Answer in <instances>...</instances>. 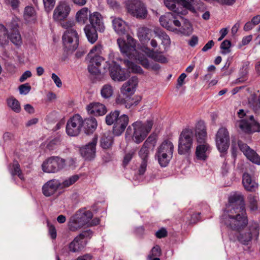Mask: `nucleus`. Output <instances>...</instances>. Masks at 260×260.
Returning <instances> with one entry per match:
<instances>
[{
	"mask_svg": "<svg viewBox=\"0 0 260 260\" xmlns=\"http://www.w3.org/2000/svg\"><path fill=\"white\" fill-rule=\"evenodd\" d=\"M107 64V69L109 70V74L112 79L115 81H123L129 76L128 73H126L124 69L121 68L120 66L113 61L110 66L109 62Z\"/></svg>",
	"mask_w": 260,
	"mask_h": 260,
	"instance_id": "obj_14",
	"label": "nucleus"
},
{
	"mask_svg": "<svg viewBox=\"0 0 260 260\" xmlns=\"http://www.w3.org/2000/svg\"><path fill=\"white\" fill-rule=\"evenodd\" d=\"M128 121L129 118L126 115L123 114L120 116H119L113 126V133L116 136L120 135L124 131L128 123Z\"/></svg>",
	"mask_w": 260,
	"mask_h": 260,
	"instance_id": "obj_22",
	"label": "nucleus"
},
{
	"mask_svg": "<svg viewBox=\"0 0 260 260\" xmlns=\"http://www.w3.org/2000/svg\"><path fill=\"white\" fill-rule=\"evenodd\" d=\"M88 71L93 75H98L100 73L101 69L95 66L94 64L90 62L89 61H88Z\"/></svg>",
	"mask_w": 260,
	"mask_h": 260,
	"instance_id": "obj_57",
	"label": "nucleus"
},
{
	"mask_svg": "<svg viewBox=\"0 0 260 260\" xmlns=\"http://www.w3.org/2000/svg\"><path fill=\"white\" fill-rule=\"evenodd\" d=\"M9 170L12 175H17L21 180H24L23 175L22 174L19 164L15 161L9 167Z\"/></svg>",
	"mask_w": 260,
	"mask_h": 260,
	"instance_id": "obj_39",
	"label": "nucleus"
},
{
	"mask_svg": "<svg viewBox=\"0 0 260 260\" xmlns=\"http://www.w3.org/2000/svg\"><path fill=\"white\" fill-rule=\"evenodd\" d=\"M71 8L66 1H60L53 12V18L56 21H61L66 19L70 14Z\"/></svg>",
	"mask_w": 260,
	"mask_h": 260,
	"instance_id": "obj_16",
	"label": "nucleus"
},
{
	"mask_svg": "<svg viewBox=\"0 0 260 260\" xmlns=\"http://www.w3.org/2000/svg\"><path fill=\"white\" fill-rule=\"evenodd\" d=\"M113 144V137L110 132L104 133L101 140V146L104 149L109 148Z\"/></svg>",
	"mask_w": 260,
	"mask_h": 260,
	"instance_id": "obj_33",
	"label": "nucleus"
},
{
	"mask_svg": "<svg viewBox=\"0 0 260 260\" xmlns=\"http://www.w3.org/2000/svg\"><path fill=\"white\" fill-rule=\"evenodd\" d=\"M150 149V144L147 140L143 145L139 152V155L142 160H148Z\"/></svg>",
	"mask_w": 260,
	"mask_h": 260,
	"instance_id": "obj_37",
	"label": "nucleus"
},
{
	"mask_svg": "<svg viewBox=\"0 0 260 260\" xmlns=\"http://www.w3.org/2000/svg\"><path fill=\"white\" fill-rule=\"evenodd\" d=\"M60 182L57 179H51L45 183L42 187V192L46 197L54 194L60 188Z\"/></svg>",
	"mask_w": 260,
	"mask_h": 260,
	"instance_id": "obj_21",
	"label": "nucleus"
},
{
	"mask_svg": "<svg viewBox=\"0 0 260 260\" xmlns=\"http://www.w3.org/2000/svg\"><path fill=\"white\" fill-rule=\"evenodd\" d=\"M135 153L136 152L134 150H131L128 152H127L123 158V164L124 165H127L131 160L133 156L135 155Z\"/></svg>",
	"mask_w": 260,
	"mask_h": 260,
	"instance_id": "obj_58",
	"label": "nucleus"
},
{
	"mask_svg": "<svg viewBox=\"0 0 260 260\" xmlns=\"http://www.w3.org/2000/svg\"><path fill=\"white\" fill-rule=\"evenodd\" d=\"M164 4L166 6L177 14L184 15L186 10H182L183 8L181 5H178L177 0H165Z\"/></svg>",
	"mask_w": 260,
	"mask_h": 260,
	"instance_id": "obj_27",
	"label": "nucleus"
},
{
	"mask_svg": "<svg viewBox=\"0 0 260 260\" xmlns=\"http://www.w3.org/2000/svg\"><path fill=\"white\" fill-rule=\"evenodd\" d=\"M11 41L16 46H20L22 44V39L19 30L13 31L9 34V38Z\"/></svg>",
	"mask_w": 260,
	"mask_h": 260,
	"instance_id": "obj_43",
	"label": "nucleus"
},
{
	"mask_svg": "<svg viewBox=\"0 0 260 260\" xmlns=\"http://www.w3.org/2000/svg\"><path fill=\"white\" fill-rule=\"evenodd\" d=\"M51 78L57 87H61V81L57 75H56L55 73H52L51 75Z\"/></svg>",
	"mask_w": 260,
	"mask_h": 260,
	"instance_id": "obj_63",
	"label": "nucleus"
},
{
	"mask_svg": "<svg viewBox=\"0 0 260 260\" xmlns=\"http://www.w3.org/2000/svg\"><path fill=\"white\" fill-rule=\"evenodd\" d=\"M156 156L159 164L162 167H166L169 163L173 156L170 155V154L160 153L156 152Z\"/></svg>",
	"mask_w": 260,
	"mask_h": 260,
	"instance_id": "obj_35",
	"label": "nucleus"
},
{
	"mask_svg": "<svg viewBox=\"0 0 260 260\" xmlns=\"http://www.w3.org/2000/svg\"><path fill=\"white\" fill-rule=\"evenodd\" d=\"M215 142L216 147L220 152H223L228 150L230 145V136L225 127H221L218 130Z\"/></svg>",
	"mask_w": 260,
	"mask_h": 260,
	"instance_id": "obj_12",
	"label": "nucleus"
},
{
	"mask_svg": "<svg viewBox=\"0 0 260 260\" xmlns=\"http://www.w3.org/2000/svg\"><path fill=\"white\" fill-rule=\"evenodd\" d=\"M138 83L136 77H132L125 82L121 88V92L126 95H131L134 93Z\"/></svg>",
	"mask_w": 260,
	"mask_h": 260,
	"instance_id": "obj_23",
	"label": "nucleus"
},
{
	"mask_svg": "<svg viewBox=\"0 0 260 260\" xmlns=\"http://www.w3.org/2000/svg\"><path fill=\"white\" fill-rule=\"evenodd\" d=\"M91 234L90 230L86 231L76 237L69 245V251L72 252H77L81 251L86 245L87 240L85 238Z\"/></svg>",
	"mask_w": 260,
	"mask_h": 260,
	"instance_id": "obj_13",
	"label": "nucleus"
},
{
	"mask_svg": "<svg viewBox=\"0 0 260 260\" xmlns=\"http://www.w3.org/2000/svg\"><path fill=\"white\" fill-rule=\"evenodd\" d=\"M61 26L67 30L62 36V41L64 47L69 51L75 50L79 44V36L77 31L72 27L75 22L72 20H68L62 22Z\"/></svg>",
	"mask_w": 260,
	"mask_h": 260,
	"instance_id": "obj_4",
	"label": "nucleus"
},
{
	"mask_svg": "<svg viewBox=\"0 0 260 260\" xmlns=\"http://www.w3.org/2000/svg\"><path fill=\"white\" fill-rule=\"evenodd\" d=\"M159 22L162 26L171 31L175 30L173 24L177 27L181 26L180 22L176 19L174 14L172 13H167L161 16L159 18Z\"/></svg>",
	"mask_w": 260,
	"mask_h": 260,
	"instance_id": "obj_17",
	"label": "nucleus"
},
{
	"mask_svg": "<svg viewBox=\"0 0 260 260\" xmlns=\"http://www.w3.org/2000/svg\"><path fill=\"white\" fill-rule=\"evenodd\" d=\"M240 150L250 161L257 165L260 164V158L256 152L251 149L247 144L241 141L238 142Z\"/></svg>",
	"mask_w": 260,
	"mask_h": 260,
	"instance_id": "obj_19",
	"label": "nucleus"
},
{
	"mask_svg": "<svg viewBox=\"0 0 260 260\" xmlns=\"http://www.w3.org/2000/svg\"><path fill=\"white\" fill-rule=\"evenodd\" d=\"M86 60L87 61H89L90 62L94 64L95 66L98 67L99 68L101 69V66L102 64L103 65L104 70L106 71L107 69V64L106 62H108L107 61L105 62L104 59L101 56L95 54L94 56H92L91 57H86Z\"/></svg>",
	"mask_w": 260,
	"mask_h": 260,
	"instance_id": "obj_32",
	"label": "nucleus"
},
{
	"mask_svg": "<svg viewBox=\"0 0 260 260\" xmlns=\"http://www.w3.org/2000/svg\"><path fill=\"white\" fill-rule=\"evenodd\" d=\"M36 11L32 6H26L24 10L23 17L25 20L28 22L36 19Z\"/></svg>",
	"mask_w": 260,
	"mask_h": 260,
	"instance_id": "obj_34",
	"label": "nucleus"
},
{
	"mask_svg": "<svg viewBox=\"0 0 260 260\" xmlns=\"http://www.w3.org/2000/svg\"><path fill=\"white\" fill-rule=\"evenodd\" d=\"M242 183L245 189L249 191H255L258 187V183H256L247 173L243 174Z\"/></svg>",
	"mask_w": 260,
	"mask_h": 260,
	"instance_id": "obj_26",
	"label": "nucleus"
},
{
	"mask_svg": "<svg viewBox=\"0 0 260 260\" xmlns=\"http://www.w3.org/2000/svg\"><path fill=\"white\" fill-rule=\"evenodd\" d=\"M155 236L159 239L164 238L167 236V231L165 228H161L156 232Z\"/></svg>",
	"mask_w": 260,
	"mask_h": 260,
	"instance_id": "obj_62",
	"label": "nucleus"
},
{
	"mask_svg": "<svg viewBox=\"0 0 260 260\" xmlns=\"http://www.w3.org/2000/svg\"><path fill=\"white\" fill-rule=\"evenodd\" d=\"M127 12L137 18H145L147 10L140 0H128L126 3Z\"/></svg>",
	"mask_w": 260,
	"mask_h": 260,
	"instance_id": "obj_11",
	"label": "nucleus"
},
{
	"mask_svg": "<svg viewBox=\"0 0 260 260\" xmlns=\"http://www.w3.org/2000/svg\"><path fill=\"white\" fill-rule=\"evenodd\" d=\"M180 31L182 34L186 36H189L192 33V27L188 20H184L183 25L180 28Z\"/></svg>",
	"mask_w": 260,
	"mask_h": 260,
	"instance_id": "obj_47",
	"label": "nucleus"
},
{
	"mask_svg": "<svg viewBox=\"0 0 260 260\" xmlns=\"http://www.w3.org/2000/svg\"><path fill=\"white\" fill-rule=\"evenodd\" d=\"M88 113L95 116H101L106 113L105 106L99 103H91L86 107Z\"/></svg>",
	"mask_w": 260,
	"mask_h": 260,
	"instance_id": "obj_25",
	"label": "nucleus"
},
{
	"mask_svg": "<svg viewBox=\"0 0 260 260\" xmlns=\"http://www.w3.org/2000/svg\"><path fill=\"white\" fill-rule=\"evenodd\" d=\"M43 3L45 11L50 12L55 5V0H43Z\"/></svg>",
	"mask_w": 260,
	"mask_h": 260,
	"instance_id": "obj_54",
	"label": "nucleus"
},
{
	"mask_svg": "<svg viewBox=\"0 0 260 260\" xmlns=\"http://www.w3.org/2000/svg\"><path fill=\"white\" fill-rule=\"evenodd\" d=\"M161 255V250L159 246L156 245L154 246L150 252L147 256V259H152L154 257H159Z\"/></svg>",
	"mask_w": 260,
	"mask_h": 260,
	"instance_id": "obj_49",
	"label": "nucleus"
},
{
	"mask_svg": "<svg viewBox=\"0 0 260 260\" xmlns=\"http://www.w3.org/2000/svg\"><path fill=\"white\" fill-rule=\"evenodd\" d=\"M47 226L48 228V232L50 236L52 239H55L56 238L57 234L55 226L50 224L48 221H47Z\"/></svg>",
	"mask_w": 260,
	"mask_h": 260,
	"instance_id": "obj_59",
	"label": "nucleus"
},
{
	"mask_svg": "<svg viewBox=\"0 0 260 260\" xmlns=\"http://www.w3.org/2000/svg\"><path fill=\"white\" fill-rule=\"evenodd\" d=\"M84 121L83 127L87 134L92 133L96 128L97 121L93 117L86 118Z\"/></svg>",
	"mask_w": 260,
	"mask_h": 260,
	"instance_id": "obj_29",
	"label": "nucleus"
},
{
	"mask_svg": "<svg viewBox=\"0 0 260 260\" xmlns=\"http://www.w3.org/2000/svg\"><path fill=\"white\" fill-rule=\"evenodd\" d=\"M174 146L173 143L168 140L164 141L158 147L157 151L160 153L170 154L173 156Z\"/></svg>",
	"mask_w": 260,
	"mask_h": 260,
	"instance_id": "obj_30",
	"label": "nucleus"
},
{
	"mask_svg": "<svg viewBox=\"0 0 260 260\" xmlns=\"http://www.w3.org/2000/svg\"><path fill=\"white\" fill-rule=\"evenodd\" d=\"M120 112L119 111L115 110L113 112H111L110 114L106 116V122L108 125L114 124L116 123V121L119 116Z\"/></svg>",
	"mask_w": 260,
	"mask_h": 260,
	"instance_id": "obj_44",
	"label": "nucleus"
},
{
	"mask_svg": "<svg viewBox=\"0 0 260 260\" xmlns=\"http://www.w3.org/2000/svg\"><path fill=\"white\" fill-rule=\"evenodd\" d=\"M124 63L125 66L127 67L129 72L143 74V71L142 68L140 66L135 64L134 62L128 60H124Z\"/></svg>",
	"mask_w": 260,
	"mask_h": 260,
	"instance_id": "obj_38",
	"label": "nucleus"
},
{
	"mask_svg": "<svg viewBox=\"0 0 260 260\" xmlns=\"http://www.w3.org/2000/svg\"><path fill=\"white\" fill-rule=\"evenodd\" d=\"M194 131L191 128H185L180 134L179 139L178 153L184 154L191 149L193 143Z\"/></svg>",
	"mask_w": 260,
	"mask_h": 260,
	"instance_id": "obj_8",
	"label": "nucleus"
},
{
	"mask_svg": "<svg viewBox=\"0 0 260 260\" xmlns=\"http://www.w3.org/2000/svg\"><path fill=\"white\" fill-rule=\"evenodd\" d=\"M113 87L109 84H105L101 89V96L104 99H109L113 93Z\"/></svg>",
	"mask_w": 260,
	"mask_h": 260,
	"instance_id": "obj_40",
	"label": "nucleus"
},
{
	"mask_svg": "<svg viewBox=\"0 0 260 260\" xmlns=\"http://www.w3.org/2000/svg\"><path fill=\"white\" fill-rule=\"evenodd\" d=\"M64 166V159L57 156H52L43 162L42 168L45 173H54L62 169Z\"/></svg>",
	"mask_w": 260,
	"mask_h": 260,
	"instance_id": "obj_9",
	"label": "nucleus"
},
{
	"mask_svg": "<svg viewBox=\"0 0 260 260\" xmlns=\"http://www.w3.org/2000/svg\"><path fill=\"white\" fill-rule=\"evenodd\" d=\"M159 38L161 40L162 44L165 46H168L170 44L171 41L168 35L165 32L160 31L158 35Z\"/></svg>",
	"mask_w": 260,
	"mask_h": 260,
	"instance_id": "obj_53",
	"label": "nucleus"
},
{
	"mask_svg": "<svg viewBox=\"0 0 260 260\" xmlns=\"http://www.w3.org/2000/svg\"><path fill=\"white\" fill-rule=\"evenodd\" d=\"M151 30L146 27H141L138 29V37L141 41L149 40Z\"/></svg>",
	"mask_w": 260,
	"mask_h": 260,
	"instance_id": "obj_36",
	"label": "nucleus"
},
{
	"mask_svg": "<svg viewBox=\"0 0 260 260\" xmlns=\"http://www.w3.org/2000/svg\"><path fill=\"white\" fill-rule=\"evenodd\" d=\"M89 10L87 8H83L78 11L76 15V21L81 24L86 23L88 17Z\"/></svg>",
	"mask_w": 260,
	"mask_h": 260,
	"instance_id": "obj_31",
	"label": "nucleus"
},
{
	"mask_svg": "<svg viewBox=\"0 0 260 260\" xmlns=\"http://www.w3.org/2000/svg\"><path fill=\"white\" fill-rule=\"evenodd\" d=\"M141 100V97L136 96L129 102L125 103V107L126 108H131L133 106H137L139 102Z\"/></svg>",
	"mask_w": 260,
	"mask_h": 260,
	"instance_id": "obj_56",
	"label": "nucleus"
},
{
	"mask_svg": "<svg viewBox=\"0 0 260 260\" xmlns=\"http://www.w3.org/2000/svg\"><path fill=\"white\" fill-rule=\"evenodd\" d=\"M153 122L151 120H148L146 122L137 121L132 125L134 128L133 140L137 144L141 143L147 137L150 132Z\"/></svg>",
	"mask_w": 260,
	"mask_h": 260,
	"instance_id": "obj_7",
	"label": "nucleus"
},
{
	"mask_svg": "<svg viewBox=\"0 0 260 260\" xmlns=\"http://www.w3.org/2000/svg\"><path fill=\"white\" fill-rule=\"evenodd\" d=\"M102 46L101 45H97L94 46L92 49L90 50V52L87 55V57H91L95 55H98V53L101 52Z\"/></svg>",
	"mask_w": 260,
	"mask_h": 260,
	"instance_id": "obj_61",
	"label": "nucleus"
},
{
	"mask_svg": "<svg viewBox=\"0 0 260 260\" xmlns=\"http://www.w3.org/2000/svg\"><path fill=\"white\" fill-rule=\"evenodd\" d=\"M84 125V121L79 114H75L68 121L66 125L67 134L70 136H78Z\"/></svg>",
	"mask_w": 260,
	"mask_h": 260,
	"instance_id": "obj_10",
	"label": "nucleus"
},
{
	"mask_svg": "<svg viewBox=\"0 0 260 260\" xmlns=\"http://www.w3.org/2000/svg\"><path fill=\"white\" fill-rule=\"evenodd\" d=\"M147 166V161L142 160L141 164L139 169V173L140 175H143L146 171Z\"/></svg>",
	"mask_w": 260,
	"mask_h": 260,
	"instance_id": "obj_64",
	"label": "nucleus"
},
{
	"mask_svg": "<svg viewBox=\"0 0 260 260\" xmlns=\"http://www.w3.org/2000/svg\"><path fill=\"white\" fill-rule=\"evenodd\" d=\"M7 104L14 111L18 113L20 111L21 108L19 102L14 98H10L7 100Z\"/></svg>",
	"mask_w": 260,
	"mask_h": 260,
	"instance_id": "obj_46",
	"label": "nucleus"
},
{
	"mask_svg": "<svg viewBox=\"0 0 260 260\" xmlns=\"http://www.w3.org/2000/svg\"><path fill=\"white\" fill-rule=\"evenodd\" d=\"M9 34L7 28L0 23V43L2 45L6 44L8 41Z\"/></svg>",
	"mask_w": 260,
	"mask_h": 260,
	"instance_id": "obj_45",
	"label": "nucleus"
},
{
	"mask_svg": "<svg viewBox=\"0 0 260 260\" xmlns=\"http://www.w3.org/2000/svg\"><path fill=\"white\" fill-rule=\"evenodd\" d=\"M238 115L240 120L236 122V126L241 131L247 133L259 131L258 123L254 120L252 115H247L242 109L239 110Z\"/></svg>",
	"mask_w": 260,
	"mask_h": 260,
	"instance_id": "obj_6",
	"label": "nucleus"
},
{
	"mask_svg": "<svg viewBox=\"0 0 260 260\" xmlns=\"http://www.w3.org/2000/svg\"><path fill=\"white\" fill-rule=\"evenodd\" d=\"M146 50H147V51H146V53H147V55L149 57L155 60V61L161 63H165L167 61L166 57H165L161 54L154 52L153 51L150 50L148 48H147Z\"/></svg>",
	"mask_w": 260,
	"mask_h": 260,
	"instance_id": "obj_41",
	"label": "nucleus"
},
{
	"mask_svg": "<svg viewBox=\"0 0 260 260\" xmlns=\"http://www.w3.org/2000/svg\"><path fill=\"white\" fill-rule=\"evenodd\" d=\"M92 213L90 211L79 210L76 213L72 216L68 222L69 230L75 232L89 223V221L92 217Z\"/></svg>",
	"mask_w": 260,
	"mask_h": 260,
	"instance_id": "obj_5",
	"label": "nucleus"
},
{
	"mask_svg": "<svg viewBox=\"0 0 260 260\" xmlns=\"http://www.w3.org/2000/svg\"><path fill=\"white\" fill-rule=\"evenodd\" d=\"M97 141V137H94L90 142L80 148V153L85 159L90 160L95 157Z\"/></svg>",
	"mask_w": 260,
	"mask_h": 260,
	"instance_id": "obj_18",
	"label": "nucleus"
},
{
	"mask_svg": "<svg viewBox=\"0 0 260 260\" xmlns=\"http://www.w3.org/2000/svg\"><path fill=\"white\" fill-rule=\"evenodd\" d=\"M178 5H181L183 8H185L186 9L189 10L190 11L194 12L195 9L193 6L192 5L191 2L193 1V0H177Z\"/></svg>",
	"mask_w": 260,
	"mask_h": 260,
	"instance_id": "obj_48",
	"label": "nucleus"
},
{
	"mask_svg": "<svg viewBox=\"0 0 260 260\" xmlns=\"http://www.w3.org/2000/svg\"><path fill=\"white\" fill-rule=\"evenodd\" d=\"M84 30L88 41L91 44L95 43L98 38L97 29L88 24L85 26Z\"/></svg>",
	"mask_w": 260,
	"mask_h": 260,
	"instance_id": "obj_28",
	"label": "nucleus"
},
{
	"mask_svg": "<svg viewBox=\"0 0 260 260\" xmlns=\"http://www.w3.org/2000/svg\"><path fill=\"white\" fill-rule=\"evenodd\" d=\"M19 21V19L16 17L12 18L11 21L8 24V26L11 31L18 30Z\"/></svg>",
	"mask_w": 260,
	"mask_h": 260,
	"instance_id": "obj_50",
	"label": "nucleus"
},
{
	"mask_svg": "<svg viewBox=\"0 0 260 260\" xmlns=\"http://www.w3.org/2000/svg\"><path fill=\"white\" fill-rule=\"evenodd\" d=\"M4 3L13 10H17L20 4L19 0H4Z\"/></svg>",
	"mask_w": 260,
	"mask_h": 260,
	"instance_id": "obj_52",
	"label": "nucleus"
},
{
	"mask_svg": "<svg viewBox=\"0 0 260 260\" xmlns=\"http://www.w3.org/2000/svg\"><path fill=\"white\" fill-rule=\"evenodd\" d=\"M19 92L21 94H27L30 90L31 87L28 83L21 85L19 87Z\"/></svg>",
	"mask_w": 260,
	"mask_h": 260,
	"instance_id": "obj_60",
	"label": "nucleus"
},
{
	"mask_svg": "<svg viewBox=\"0 0 260 260\" xmlns=\"http://www.w3.org/2000/svg\"><path fill=\"white\" fill-rule=\"evenodd\" d=\"M79 179L77 175H74L66 178L62 182H60V189L67 188L74 184Z\"/></svg>",
	"mask_w": 260,
	"mask_h": 260,
	"instance_id": "obj_42",
	"label": "nucleus"
},
{
	"mask_svg": "<svg viewBox=\"0 0 260 260\" xmlns=\"http://www.w3.org/2000/svg\"><path fill=\"white\" fill-rule=\"evenodd\" d=\"M195 135L197 141L200 144L197 146L196 155L198 159L205 160L210 151L208 144L206 142L207 138L206 127L205 123L200 121L196 126Z\"/></svg>",
	"mask_w": 260,
	"mask_h": 260,
	"instance_id": "obj_3",
	"label": "nucleus"
},
{
	"mask_svg": "<svg viewBox=\"0 0 260 260\" xmlns=\"http://www.w3.org/2000/svg\"><path fill=\"white\" fill-rule=\"evenodd\" d=\"M113 28L115 32L119 36H123L128 29L127 24L119 17H111Z\"/></svg>",
	"mask_w": 260,
	"mask_h": 260,
	"instance_id": "obj_20",
	"label": "nucleus"
},
{
	"mask_svg": "<svg viewBox=\"0 0 260 260\" xmlns=\"http://www.w3.org/2000/svg\"><path fill=\"white\" fill-rule=\"evenodd\" d=\"M89 20L90 26L96 28L99 31H103L105 26L102 15L99 12H95L89 15Z\"/></svg>",
	"mask_w": 260,
	"mask_h": 260,
	"instance_id": "obj_24",
	"label": "nucleus"
},
{
	"mask_svg": "<svg viewBox=\"0 0 260 260\" xmlns=\"http://www.w3.org/2000/svg\"><path fill=\"white\" fill-rule=\"evenodd\" d=\"M229 202L232 209L223 215V222L230 229L240 231L248 223L243 197L236 193L229 198Z\"/></svg>",
	"mask_w": 260,
	"mask_h": 260,
	"instance_id": "obj_1",
	"label": "nucleus"
},
{
	"mask_svg": "<svg viewBox=\"0 0 260 260\" xmlns=\"http://www.w3.org/2000/svg\"><path fill=\"white\" fill-rule=\"evenodd\" d=\"M231 46V43L230 41L225 40L223 41L220 45V48L223 50L222 51V54H226L228 53H229L230 48Z\"/></svg>",
	"mask_w": 260,
	"mask_h": 260,
	"instance_id": "obj_55",
	"label": "nucleus"
},
{
	"mask_svg": "<svg viewBox=\"0 0 260 260\" xmlns=\"http://www.w3.org/2000/svg\"><path fill=\"white\" fill-rule=\"evenodd\" d=\"M117 43L121 53L129 58L138 60L140 63L147 69L157 71L160 69L158 64H151L143 55L138 53L136 49L137 41L129 35L126 36V41L122 38H118Z\"/></svg>",
	"mask_w": 260,
	"mask_h": 260,
	"instance_id": "obj_2",
	"label": "nucleus"
},
{
	"mask_svg": "<svg viewBox=\"0 0 260 260\" xmlns=\"http://www.w3.org/2000/svg\"><path fill=\"white\" fill-rule=\"evenodd\" d=\"M248 200L250 204V207L252 210H255L257 208V201L258 200V196H253L250 194L248 197Z\"/></svg>",
	"mask_w": 260,
	"mask_h": 260,
	"instance_id": "obj_51",
	"label": "nucleus"
},
{
	"mask_svg": "<svg viewBox=\"0 0 260 260\" xmlns=\"http://www.w3.org/2000/svg\"><path fill=\"white\" fill-rule=\"evenodd\" d=\"M259 235L258 224L255 222L251 223L249 226L248 232L241 234L238 237V240L244 244H247L251 239H258Z\"/></svg>",
	"mask_w": 260,
	"mask_h": 260,
	"instance_id": "obj_15",
	"label": "nucleus"
}]
</instances>
